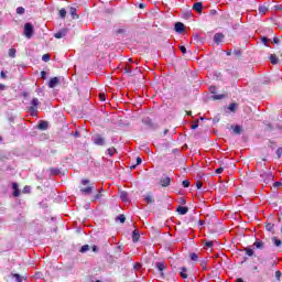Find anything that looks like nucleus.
Masks as SVG:
<instances>
[{
    "label": "nucleus",
    "instance_id": "obj_1",
    "mask_svg": "<svg viewBox=\"0 0 282 282\" xmlns=\"http://www.w3.org/2000/svg\"><path fill=\"white\" fill-rule=\"evenodd\" d=\"M94 188V183L91 184V181L87 178L82 180V187L79 189L82 195H91Z\"/></svg>",
    "mask_w": 282,
    "mask_h": 282
},
{
    "label": "nucleus",
    "instance_id": "obj_2",
    "mask_svg": "<svg viewBox=\"0 0 282 282\" xmlns=\"http://www.w3.org/2000/svg\"><path fill=\"white\" fill-rule=\"evenodd\" d=\"M33 35H34V25H32V23H26L24 25V36H26V39H32Z\"/></svg>",
    "mask_w": 282,
    "mask_h": 282
},
{
    "label": "nucleus",
    "instance_id": "obj_3",
    "mask_svg": "<svg viewBox=\"0 0 282 282\" xmlns=\"http://www.w3.org/2000/svg\"><path fill=\"white\" fill-rule=\"evenodd\" d=\"M39 105H41V101H39V98H33L30 107L31 116H36V109L39 108Z\"/></svg>",
    "mask_w": 282,
    "mask_h": 282
},
{
    "label": "nucleus",
    "instance_id": "obj_4",
    "mask_svg": "<svg viewBox=\"0 0 282 282\" xmlns=\"http://www.w3.org/2000/svg\"><path fill=\"white\" fill-rule=\"evenodd\" d=\"M94 144H97L98 147H105V138L100 134H95L93 137Z\"/></svg>",
    "mask_w": 282,
    "mask_h": 282
},
{
    "label": "nucleus",
    "instance_id": "obj_5",
    "mask_svg": "<svg viewBox=\"0 0 282 282\" xmlns=\"http://www.w3.org/2000/svg\"><path fill=\"white\" fill-rule=\"evenodd\" d=\"M57 85H61V78L53 77L50 79V82H48L50 89H54V87H57Z\"/></svg>",
    "mask_w": 282,
    "mask_h": 282
},
{
    "label": "nucleus",
    "instance_id": "obj_6",
    "mask_svg": "<svg viewBox=\"0 0 282 282\" xmlns=\"http://www.w3.org/2000/svg\"><path fill=\"white\" fill-rule=\"evenodd\" d=\"M161 186L166 187L171 186V177L169 176H163L160 181Z\"/></svg>",
    "mask_w": 282,
    "mask_h": 282
},
{
    "label": "nucleus",
    "instance_id": "obj_7",
    "mask_svg": "<svg viewBox=\"0 0 282 282\" xmlns=\"http://www.w3.org/2000/svg\"><path fill=\"white\" fill-rule=\"evenodd\" d=\"M55 39H63L64 36H67V29H62L57 33L54 34Z\"/></svg>",
    "mask_w": 282,
    "mask_h": 282
},
{
    "label": "nucleus",
    "instance_id": "obj_8",
    "mask_svg": "<svg viewBox=\"0 0 282 282\" xmlns=\"http://www.w3.org/2000/svg\"><path fill=\"white\" fill-rule=\"evenodd\" d=\"M155 268L159 270V272H164V270H166V263L164 261L156 262Z\"/></svg>",
    "mask_w": 282,
    "mask_h": 282
},
{
    "label": "nucleus",
    "instance_id": "obj_9",
    "mask_svg": "<svg viewBox=\"0 0 282 282\" xmlns=\"http://www.w3.org/2000/svg\"><path fill=\"white\" fill-rule=\"evenodd\" d=\"M221 41H224V33H216L214 35V42L219 44V43H221Z\"/></svg>",
    "mask_w": 282,
    "mask_h": 282
},
{
    "label": "nucleus",
    "instance_id": "obj_10",
    "mask_svg": "<svg viewBox=\"0 0 282 282\" xmlns=\"http://www.w3.org/2000/svg\"><path fill=\"white\" fill-rule=\"evenodd\" d=\"M174 28H175V32H178V33H182L185 30L184 23L182 22H177Z\"/></svg>",
    "mask_w": 282,
    "mask_h": 282
},
{
    "label": "nucleus",
    "instance_id": "obj_11",
    "mask_svg": "<svg viewBox=\"0 0 282 282\" xmlns=\"http://www.w3.org/2000/svg\"><path fill=\"white\" fill-rule=\"evenodd\" d=\"M139 240H140V232H138V230H134L132 232V241L133 243H138Z\"/></svg>",
    "mask_w": 282,
    "mask_h": 282
},
{
    "label": "nucleus",
    "instance_id": "obj_12",
    "mask_svg": "<svg viewBox=\"0 0 282 282\" xmlns=\"http://www.w3.org/2000/svg\"><path fill=\"white\" fill-rule=\"evenodd\" d=\"M261 177L264 180V182H272V173H263Z\"/></svg>",
    "mask_w": 282,
    "mask_h": 282
},
{
    "label": "nucleus",
    "instance_id": "obj_13",
    "mask_svg": "<svg viewBox=\"0 0 282 282\" xmlns=\"http://www.w3.org/2000/svg\"><path fill=\"white\" fill-rule=\"evenodd\" d=\"M203 8H204V6L202 4V2H196L193 6V10H195L196 12H202Z\"/></svg>",
    "mask_w": 282,
    "mask_h": 282
},
{
    "label": "nucleus",
    "instance_id": "obj_14",
    "mask_svg": "<svg viewBox=\"0 0 282 282\" xmlns=\"http://www.w3.org/2000/svg\"><path fill=\"white\" fill-rule=\"evenodd\" d=\"M177 213H178L180 215H186V213H188V207L180 206V207L177 208Z\"/></svg>",
    "mask_w": 282,
    "mask_h": 282
},
{
    "label": "nucleus",
    "instance_id": "obj_15",
    "mask_svg": "<svg viewBox=\"0 0 282 282\" xmlns=\"http://www.w3.org/2000/svg\"><path fill=\"white\" fill-rule=\"evenodd\" d=\"M120 198L123 200V202H129V194L127 192H121L120 193Z\"/></svg>",
    "mask_w": 282,
    "mask_h": 282
},
{
    "label": "nucleus",
    "instance_id": "obj_16",
    "mask_svg": "<svg viewBox=\"0 0 282 282\" xmlns=\"http://www.w3.org/2000/svg\"><path fill=\"white\" fill-rule=\"evenodd\" d=\"M270 61H271L272 65H276V63H279V57H276V55H274V54H271Z\"/></svg>",
    "mask_w": 282,
    "mask_h": 282
},
{
    "label": "nucleus",
    "instance_id": "obj_17",
    "mask_svg": "<svg viewBox=\"0 0 282 282\" xmlns=\"http://www.w3.org/2000/svg\"><path fill=\"white\" fill-rule=\"evenodd\" d=\"M37 127L42 131H45V129H47V121H41Z\"/></svg>",
    "mask_w": 282,
    "mask_h": 282
},
{
    "label": "nucleus",
    "instance_id": "obj_18",
    "mask_svg": "<svg viewBox=\"0 0 282 282\" xmlns=\"http://www.w3.org/2000/svg\"><path fill=\"white\" fill-rule=\"evenodd\" d=\"M239 106L237 105V104H230L229 106H228V110L229 111H231L232 113H235V111H237V108H238Z\"/></svg>",
    "mask_w": 282,
    "mask_h": 282
},
{
    "label": "nucleus",
    "instance_id": "obj_19",
    "mask_svg": "<svg viewBox=\"0 0 282 282\" xmlns=\"http://www.w3.org/2000/svg\"><path fill=\"white\" fill-rule=\"evenodd\" d=\"M144 202H147V204H153V202H155V199H153V196L147 195V196H144Z\"/></svg>",
    "mask_w": 282,
    "mask_h": 282
},
{
    "label": "nucleus",
    "instance_id": "obj_20",
    "mask_svg": "<svg viewBox=\"0 0 282 282\" xmlns=\"http://www.w3.org/2000/svg\"><path fill=\"white\" fill-rule=\"evenodd\" d=\"M181 276L182 279H188V274H186V267L181 268Z\"/></svg>",
    "mask_w": 282,
    "mask_h": 282
},
{
    "label": "nucleus",
    "instance_id": "obj_21",
    "mask_svg": "<svg viewBox=\"0 0 282 282\" xmlns=\"http://www.w3.org/2000/svg\"><path fill=\"white\" fill-rule=\"evenodd\" d=\"M12 276L15 279V282H23V276H21L19 273H14Z\"/></svg>",
    "mask_w": 282,
    "mask_h": 282
},
{
    "label": "nucleus",
    "instance_id": "obj_22",
    "mask_svg": "<svg viewBox=\"0 0 282 282\" xmlns=\"http://www.w3.org/2000/svg\"><path fill=\"white\" fill-rule=\"evenodd\" d=\"M231 129H234V133H236V135H239V133H241V127L240 126L231 127Z\"/></svg>",
    "mask_w": 282,
    "mask_h": 282
},
{
    "label": "nucleus",
    "instance_id": "obj_23",
    "mask_svg": "<svg viewBox=\"0 0 282 282\" xmlns=\"http://www.w3.org/2000/svg\"><path fill=\"white\" fill-rule=\"evenodd\" d=\"M253 246L261 250V249L263 248V241L257 240V241L253 243Z\"/></svg>",
    "mask_w": 282,
    "mask_h": 282
},
{
    "label": "nucleus",
    "instance_id": "obj_24",
    "mask_svg": "<svg viewBox=\"0 0 282 282\" xmlns=\"http://www.w3.org/2000/svg\"><path fill=\"white\" fill-rule=\"evenodd\" d=\"M79 252H83V253L89 252V245H84V246L80 248Z\"/></svg>",
    "mask_w": 282,
    "mask_h": 282
},
{
    "label": "nucleus",
    "instance_id": "obj_25",
    "mask_svg": "<svg viewBox=\"0 0 282 282\" xmlns=\"http://www.w3.org/2000/svg\"><path fill=\"white\" fill-rule=\"evenodd\" d=\"M108 154L110 155V156H113V155H116V148H109L108 150Z\"/></svg>",
    "mask_w": 282,
    "mask_h": 282
},
{
    "label": "nucleus",
    "instance_id": "obj_26",
    "mask_svg": "<svg viewBox=\"0 0 282 282\" xmlns=\"http://www.w3.org/2000/svg\"><path fill=\"white\" fill-rule=\"evenodd\" d=\"M59 17L61 19H65V17H67V11L65 9L59 10Z\"/></svg>",
    "mask_w": 282,
    "mask_h": 282
},
{
    "label": "nucleus",
    "instance_id": "obj_27",
    "mask_svg": "<svg viewBox=\"0 0 282 282\" xmlns=\"http://www.w3.org/2000/svg\"><path fill=\"white\" fill-rule=\"evenodd\" d=\"M17 14H25V8L19 7V8L17 9Z\"/></svg>",
    "mask_w": 282,
    "mask_h": 282
},
{
    "label": "nucleus",
    "instance_id": "obj_28",
    "mask_svg": "<svg viewBox=\"0 0 282 282\" xmlns=\"http://www.w3.org/2000/svg\"><path fill=\"white\" fill-rule=\"evenodd\" d=\"M223 98H226V95H214L213 96L214 100H221Z\"/></svg>",
    "mask_w": 282,
    "mask_h": 282
},
{
    "label": "nucleus",
    "instance_id": "obj_29",
    "mask_svg": "<svg viewBox=\"0 0 282 282\" xmlns=\"http://www.w3.org/2000/svg\"><path fill=\"white\" fill-rule=\"evenodd\" d=\"M15 55H17V50L11 48V50L9 51V56H10L11 58H14Z\"/></svg>",
    "mask_w": 282,
    "mask_h": 282
},
{
    "label": "nucleus",
    "instance_id": "obj_30",
    "mask_svg": "<svg viewBox=\"0 0 282 282\" xmlns=\"http://www.w3.org/2000/svg\"><path fill=\"white\" fill-rule=\"evenodd\" d=\"M246 254H248V257H252L254 254V251L250 248L246 249Z\"/></svg>",
    "mask_w": 282,
    "mask_h": 282
},
{
    "label": "nucleus",
    "instance_id": "obj_31",
    "mask_svg": "<svg viewBox=\"0 0 282 282\" xmlns=\"http://www.w3.org/2000/svg\"><path fill=\"white\" fill-rule=\"evenodd\" d=\"M268 12V8H265V7H260L259 8V13L260 14H265Z\"/></svg>",
    "mask_w": 282,
    "mask_h": 282
},
{
    "label": "nucleus",
    "instance_id": "obj_32",
    "mask_svg": "<svg viewBox=\"0 0 282 282\" xmlns=\"http://www.w3.org/2000/svg\"><path fill=\"white\" fill-rule=\"evenodd\" d=\"M50 58H51L50 54H44L42 56V61H44V63H47L50 61Z\"/></svg>",
    "mask_w": 282,
    "mask_h": 282
},
{
    "label": "nucleus",
    "instance_id": "obj_33",
    "mask_svg": "<svg viewBox=\"0 0 282 282\" xmlns=\"http://www.w3.org/2000/svg\"><path fill=\"white\" fill-rule=\"evenodd\" d=\"M265 228H267V230H268L269 232H272V230H274V225L268 224V225L265 226Z\"/></svg>",
    "mask_w": 282,
    "mask_h": 282
},
{
    "label": "nucleus",
    "instance_id": "obj_34",
    "mask_svg": "<svg viewBox=\"0 0 282 282\" xmlns=\"http://www.w3.org/2000/svg\"><path fill=\"white\" fill-rule=\"evenodd\" d=\"M191 259L192 261H197V259H199V256H197V253H191Z\"/></svg>",
    "mask_w": 282,
    "mask_h": 282
},
{
    "label": "nucleus",
    "instance_id": "obj_35",
    "mask_svg": "<svg viewBox=\"0 0 282 282\" xmlns=\"http://www.w3.org/2000/svg\"><path fill=\"white\" fill-rule=\"evenodd\" d=\"M124 72H126V74H131L132 68H131V66L129 64H127V66L124 68Z\"/></svg>",
    "mask_w": 282,
    "mask_h": 282
},
{
    "label": "nucleus",
    "instance_id": "obj_36",
    "mask_svg": "<svg viewBox=\"0 0 282 282\" xmlns=\"http://www.w3.org/2000/svg\"><path fill=\"white\" fill-rule=\"evenodd\" d=\"M206 248H213V246H215L214 241H206L205 242Z\"/></svg>",
    "mask_w": 282,
    "mask_h": 282
},
{
    "label": "nucleus",
    "instance_id": "obj_37",
    "mask_svg": "<svg viewBox=\"0 0 282 282\" xmlns=\"http://www.w3.org/2000/svg\"><path fill=\"white\" fill-rule=\"evenodd\" d=\"M273 243H274V246L279 247V246H281L282 242H281V240L273 238Z\"/></svg>",
    "mask_w": 282,
    "mask_h": 282
},
{
    "label": "nucleus",
    "instance_id": "obj_38",
    "mask_svg": "<svg viewBox=\"0 0 282 282\" xmlns=\"http://www.w3.org/2000/svg\"><path fill=\"white\" fill-rule=\"evenodd\" d=\"M70 14L73 19H76V8H70Z\"/></svg>",
    "mask_w": 282,
    "mask_h": 282
},
{
    "label": "nucleus",
    "instance_id": "obj_39",
    "mask_svg": "<svg viewBox=\"0 0 282 282\" xmlns=\"http://www.w3.org/2000/svg\"><path fill=\"white\" fill-rule=\"evenodd\" d=\"M118 219L120 220L121 224H124L127 218L124 217V215H119Z\"/></svg>",
    "mask_w": 282,
    "mask_h": 282
},
{
    "label": "nucleus",
    "instance_id": "obj_40",
    "mask_svg": "<svg viewBox=\"0 0 282 282\" xmlns=\"http://www.w3.org/2000/svg\"><path fill=\"white\" fill-rule=\"evenodd\" d=\"M197 127H199V120H196L193 124H192V129H197Z\"/></svg>",
    "mask_w": 282,
    "mask_h": 282
},
{
    "label": "nucleus",
    "instance_id": "obj_41",
    "mask_svg": "<svg viewBox=\"0 0 282 282\" xmlns=\"http://www.w3.org/2000/svg\"><path fill=\"white\" fill-rule=\"evenodd\" d=\"M19 195H21V191L20 189H14L13 191V197H19Z\"/></svg>",
    "mask_w": 282,
    "mask_h": 282
},
{
    "label": "nucleus",
    "instance_id": "obj_42",
    "mask_svg": "<svg viewBox=\"0 0 282 282\" xmlns=\"http://www.w3.org/2000/svg\"><path fill=\"white\" fill-rule=\"evenodd\" d=\"M102 197V194L100 192L94 196V202H97V199H100Z\"/></svg>",
    "mask_w": 282,
    "mask_h": 282
},
{
    "label": "nucleus",
    "instance_id": "obj_43",
    "mask_svg": "<svg viewBox=\"0 0 282 282\" xmlns=\"http://www.w3.org/2000/svg\"><path fill=\"white\" fill-rule=\"evenodd\" d=\"M183 186H184V188H188V186H191V182L183 181Z\"/></svg>",
    "mask_w": 282,
    "mask_h": 282
},
{
    "label": "nucleus",
    "instance_id": "obj_44",
    "mask_svg": "<svg viewBox=\"0 0 282 282\" xmlns=\"http://www.w3.org/2000/svg\"><path fill=\"white\" fill-rule=\"evenodd\" d=\"M270 40L268 37H262V43L268 47Z\"/></svg>",
    "mask_w": 282,
    "mask_h": 282
},
{
    "label": "nucleus",
    "instance_id": "obj_45",
    "mask_svg": "<svg viewBox=\"0 0 282 282\" xmlns=\"http://www.w3.org/2000/svg\"><path fill=\"white\" fill-rule=\"evenodd\" d=\"M41 76H42L43 80H45V78H47V72L42 70Z\"/></svg>",
    "mask_w": 282,
    "mask_h": 282
},
{
    "label": "nucleus",
    "instance_id": "obj_46",
    "mask_svg": "<svg viewBox=\"0 0 282 282\" xmlns=\"http://www.w3.org/2000/svg\"><path fill=\"white\" fill-rule=\"evenodd\" d=\"M275 153H276L278 158H281V155H282V148H278Z\"/></svg>",
    "mask_w": 282,
    "mask_h": 282
},
{
    "label": "nucleus",
    "instance_id": "obj_47",
    "mask_svg": "<svg viewBox=\"0 0 282 282\" xmlns=\"http://www.w3.org/2000/svg\"><path fill=\"white\" fill-rule=\"evenodd\" d=\"M216 173H217V175H221V173H224V167H218L216 170Z\"/></svg>",
    "mask_w": 282,
    "mask_h": 282
},
{
    "label": "nucleus",
    "instance_id": "obj_48",
    "mask_svg": "<svg viewBox=\"0 0 282 282\" xmlns=\"http://www.w3.org/2000/svg\"><path fill=\"white\" fill-rule=\"evenodd\" d=\"M281 276H282L281 271H276V272H275V278L279 280V279H281Z\"/></svg>",
    "mask_w": 282,
    "mask_h": 282
},
{
    "label": "nucleus",
    "instance_id": "obj_49",
    "mask_svg": "<svg viewBox=\"0 0 282 282\" xmlns=\"http://www.w3.org/2000/svg\"><path fill=\"white\" fill-rule=\"evenodd\" d=\"M12 188H13V191H19V184L13 183V184H12Z\"/></svg>",
    "mask_w": 282,
    "mask_h": 282
},
{
    "label": "nucleus",
    "instance_id": "obj_50",
    "mask_svg": "<svg viewBox=\"0 0 282 282\" xmlns=\"http://www.w3.org/2000/svg\"><path fill=\"white\" fill-rule=\"evenodd\" d=\"M99 99L101 100V102H105V100H106L105 94H100Z\"/></svg>",
    "mask_w": 282,
    "mask_h": 282
},
{
    "label": "nucleus",
    "instance_id": "obj_51",
    "mask_svg": "<svg viewBox=\"0 0 282 282\" xmlns=\"http://www.w3.org/2000/svg\"><path fill=\"white\" fill-rule=\"evenodd\" d=\"M182 54H186V46H180Z\"/></svg>",
    "mask_w": 282,
    "mask_h": 282
},
{
    "label": "nucleus",
    "instance_id": "obj_52",
    "mask_svg": "<svg viewBox=\"0 0 282 282\" xmlns=\"http://www.w3.org/2000/svg\"><path fill=\"white\" fill-rule=\"evenodd\" d=\"M196 186H197V188H202V186H204V183H202V181H198V182L196 183Z\"/></svg>",
    "mask_w": 282,
    "mask_h": 282
},
{
    "label": "nucleus",
    "instance_id": "obj_53",
    "mask_svg": "<svg viewBox=\"0 0 282 282\" xmlns=\"http://www.w3.org/2000/svg\"><path fill=\"white\" fill-rule=\"evenodd\" d=\"M22 193H30V186H25L22 191Z\"/></svg>",
    "mask_w": 282,
    "mask_h": 282
},
{
    "label": "nucleus",
    "instance_id": "obj_54",
    "mask_svg": "<svg viewBox=\"0 0 282 282\" xmlns=\"http://www.w3.org/2000/svg\"><path fill=\"white\" fill-rule=\"evenodd\" d=\"M273 186H274L275 188H279L280 186H282V184H281V182H275V183L273 184Z\"/></svg>",
    "mask_w": 282,
    "mask_h": 282
},
{
    "label": "nucleus",
    "instance_id": "obj_55",
    "mask_svg": "<svg viewBox=\"0 0 282 282\" xmlns=\"http://www.w3.org/2000/svg\"><path fill=\"white\" fill-rule=\"evenodd\" d=\"M140 268H142V264L140 263L134 264V270H140Z\"/></svg>",
    "mask_w": 282,
    "mask_h": 282
},
{
    "label": "nucleus",
    "instance_id": "obj_56",
    "mask_svg": "<svg viewBox=\"0 0 282 282\" xmlns=\"http://www.w3.org/2000/svg\"><path fill=\"white\" fill-rule=\"evenodd\" d=\"M137 164H142V159L141 158H137Z\"/></svg>",
    "mask_w": 282,
    "mask_h": 282
},
{
    "label": "nucleus",
    "instance_id": "obj_57",
    "mask_svg": "<svg viewBox=\"0 0 282 282\" xmlns=\"http://www.w3.org/2000/svg\"><path fill=\"white\" fill-rule=\"evenodd\" d=\"M0 76H1V78H7L6 72L2 70V72L0 73Z\"/></svg>",
    "mask_w": 282,
    "mask_h": 282
},
{
    "label": "nucleus",
    "instance_id": "obj_58",
    "mask_svg": "<svg viewBox=\"0 0 282 282\" xmlns=\"http://www.w3.org/2000/svg\"><path fill=\"white\" fill-rule=\"evenodd\" d=\"M215 86H210L209 90L212 91V94H215Z\"/></svg>",
    "mask_w": 282,
    "mask_h": 282
},
{
    "label": "nucleus",
    "instance_id": "obj_59",
    "mask_svg": "<svg viewBox=\"0 0 282 282\" xmlns=\"http://www.w3.org/2000/svg\"><path fill=\"white\" fill-rule=\"evenodd\" d=\"M93 252H98V247L97 246H93Z\"/></svg>",
    "mask_w": 282,
    "mask_h": 282
},
{
    "label": "nucleus",
    "instance_id": "obj_60",
    "mask_svg": "<svg viewBox=\"0 0 282 282\" xmlns=\"http://www.w3.org/2000/svg\"><path fill=\"white\" fill-rule=\"evenodd\" d=\"M3 89H6V85L0 84V91H3Z\"/></svg>",
    "mask_w": 282,
    "mask_h": 282
},
{
    "label": "nucleus",
    "instance_id": "obj_61",
    "mask_svg": "<svg viewBox=\"0 0 282 282\" xmlns=\"http://www.w3.org/2000/svg\"><path fill=\"white\" fill-rule=\"evenodd\" d=\"M273 43L279 44V37H274Z\"/></svg>",
    "mask_w": 282,
    "mask_h": 282
},
{
    "label": "nucleus",
    "instance_id": "obj_62",
    "mask_svg": "<svg viewBox=\"0 0 282 282\" xmlns=\"http://www.w3.org/2000/svg\"><path fill=\"white\" fill-rule=\"evenodd\" d=\"M236 282H243V279L238 278V279L236 280Z\"/></svg>",
    "mask_w": 282,
    "mask_h": 282
},
{
    "label": "nucleus",
    "instance_id": "obj_63",
    "mask_svg": "<svg viewBox=\"0 0 282 282\" xmlns=\"http://www.w3.org/2000/svg\"><path fill=\"white\" fill-rule=\"evenodd\" d=\"M187 116H193V112L192 111H187Z\"/></svg>",
    "mask_w": 282,
    "mask_h": 282
},
{
    "label": "nucleus",
    "instance_id": "obj_64",
    "mask_svg": "<svg viewBox=\"0 0 282 282\" xmlns=\"http://www.w3.org/2000/svg\"><path fill=\"white\" fill-rule=\"evenodd\" d=\"M230 54H231V52L229 51V52H227V56H230Z\"/></svg>",
    "mask_w": 282,
    "mask_h": 282
}]
</instances>
